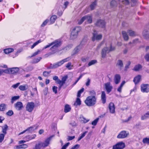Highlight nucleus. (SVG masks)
Segmentation results:
<instances>
[{"mask_svg": "<svg viewBox=\"0 0 149 149\" xmlns=\"http://www.w3.org/2000/svg\"><path fill=\"white\" fill-rule=\"evenodd\" d=\"M61 44V42L60 40H56L46 45L43 48V49H45L53 45L50 49V50L51 52L49 53V54H54L57 51V48L60 46Z\"/></svg>", "mask_w": 149, "mask_h": 149, "instance_id": "nucleus-1", "label": "nucleus"}, {"mask_svg": "<svg viewBox=\"0 0 149 149\" xmlns=\"http://www.w3.org/2000/svg\"><path fill=\"white\" fill-rule=\"evenodd\" d=\"M96 97L89 96L87 97L85 102L88 106H93L96 103Z\"/></svg>", "mask_w": 149, "mask_h": 149, "instance_id": "nucleus-2", "label": "nucleus"}, {"mask_svg": "<svg viewBox=\"0 0 149 149\" xmlns=\"http://www.w3.org/2000/svg\"><path fill=\"white\" fill-rule=\"evenodd\" d=\"M81 30V28L80 27H76L74 28L72 31L70 38L72 40H74L78 36V33Z\"/></svg>", "mask_w": 149, "mask_h": 149, "instance_id": "nucleus-3", "label": "nucleus"}, {"mask_svg": "<svg viewBox=\"0 0 149 149\" xmlns=\"http://www.w3.org/2000/svg\"><path fill=\"white\" fill-rule=\"evenodd\" d=\"M85 20H86L88 23H91L92 22V15H88L82 17L78 21V23L81 24Z\"/></svg>", "mask_w": 149, "mask_h": 149, "instance_id": "nucleus-4", "label": "nucleus"}, {"mask_svg": "<svg viewBox=\"0 0 149 149\" xmlns=\"http://www.w3.org/2000/svg\"><path fill=\"white\" fill-rule=\"evenodd\" d=\"M115 49L114 47H112L111 45L110 48L106 47L103 48L102 51V58H104L106 56L107 53L114 50Z\"/></svg>", "mask_w": 149, "mask_h": 149, "instance_id": "nucleus-5", "label": "nucleus"}, {"mask_svg": "<svg viewBox=\"0 0 149 149\" xmlns=\"http://www.w3.org/2000/svg\"><path fill=\"white\" fill-rule=\"evenodd\" d=\"M102 38V35L101 34H98L97 32L95 30L93 31V37L92 40L94 41L95 40H99L101 39Z\"/></svg>", "mask_w": 149, "mask_h": 149, "instance_id": "nucleus-6", "label": "nucleus"}, {"mask_svg": "<svg viewBox=\"0 0 149 149\" xmlns=\"http://www.w3.org/2000/svg\"><path fill=\"white\" fill-rule=\"evenodd\" d=\"M35 106V104L33 102H28L26 105V110L29 112H31L33 110Z\"/></svg>", "mask_w": 149, "mask_h": 149, "instance_id": "nucleus-7", "label": "nucleus"}, {"mask_svg": "<svg viewBox=\"0 0 149 149\" xmlns=\"http://www.w3.org/2000/svg\"><path fill=\"white\" fill-rule=\"evenodd\" d=\"M129 135L128 132L125 131H121L117 136L118 139H123L127 137Z\"/></svg>", "mask_w": 149, "mask_h": 149, "instance_id": "nucleus-8", "label": "nucleus"}, {"mask_svg": "<svg viewBox=\"0 0 149 149\" xmlns=\"http://www.w3.org/2000/svg\"><path fill=\"white\" fill-rule=\"evenodd\" d=\"M125 146V144L122 142H119L113 147V149H123Z\"/></svg>", "mask_w": 149, "mask_h": 149, "instance_id": "nucleus-9", "label": "nucleus"}, {"mask_svg": "<svg viewBox=\"0 0 149 149\" xmlns=\"http://www.w3.org/2000/svg\"><path fill=\"white\" fill-rule=\"evenodd\" d=\"M14 107L16 110L17 111L21 110L23 108L22 103L21 102H17L14 104Z\"/></svg>", "mask_w": 149, "mask_h": 149, "instance_id": "nucleus-10", "label": "nucleus"}, {"mask_svg": "<svg viewBox=\"0 0 149 149\" xmlns=\"http://www.w3.org/2000/svg\"><path fill=\"white\" fill-rule=\"evenodd\" d=\"M52 137V136H50L46 139L44 142H40V145L41 146L45 148L48 146Z\"/></svg>", "mask_w": 149, "mask_h": 149, "instance_id": "nucleus-11", "label": "nucleus"}, {"mask_svg": "<svg viewBox=\"0 0 149 149\" xmlns=\"http://www.w3.org/2000/svg\"><path fill=\"white\" fill-rule=\"evenodd\" d=\"M141 91L143 92L148 93L149 92V85L143 84L141 85Z\"/></svg>", "mask_w": 149, "mask_h": 149, "instance_id": "nucleus-12", "label": "nucleus"}, {"mask_svg": "<svg viewBox=\"0 0 149 149\" xmlns=\"http://www.w3.org/2000/svg\"><path fill=\"white\" fill-rule=\"evenodd\" d=\"M105 87L108 93L111 92L113 88L112 86L111 85L110 82H107L105 84Z\"/></svg>", "mask_w": 149, "mask_h": 149, "instance_id": "nucleus-13", "label": "nucleus"}, {"mask_svg": "<svg viewBox=\"0 0 149 149\" xmlns=\"http://www.w3.org/2000/svg\"><path fill=\"white\" fill-rule=\"evenodd\" d=\"M105 23L104 21L102 20H98L96 23V25L100 27L103 28L105 26Z\"/></svg>", "mask_w": 149, "mask_h": 149, "instance_id": "nucleus-14", "label": "nucleus"}, {"mask_svg": "<svg viewBox=\"0 0 149 149\" xmlns=\"http://www.w3.org/2000/svg\"><path fill=\"white\" fill-rule=\"evenodd\" d=\"M109 108L110 112L111 113H113L115 112V107L114 104L112 102L109 103Z\"/></svg>", "mask_w": 149, "mask_h": 149, "instance_id": "nucleus-15", "label": "nucleus"}, {"mask_svg": "<svg viewBox=\"0 0 149 149\" xmlns=\"http://www.w3.org/2000/svg\"><path fill=\"white\" fill-rule=\"evenodd\" d=\"M36 137V135L35 134H32V135H29L26 136L24 139L26 140V141L33 139Z\"/></svg>", "mask_w": 149, "mask_h": 149, "instance_id": "nucleus-16", "label": "nucleus"}, {"mask_svg": "<svg viewBox=\"0 0 149 149\" xmlns=\"http://www.w3.org/2000/svg\"><path fill=\"white\" fill-rule=\"evenodd\" d=\"M143 35L146 39H148L149 38V29L144 30L143 33Z\"/></svg>", "mask_w": 149, "mask_h": 149, "instance_id": "nucleus-17", "label": "nucleus"}, {"mask_svg": "<svg viewBox=\"0 0 149 149\" xmlns=\"http://www.w3.org/2000/svg\"><path fill=\"white\" fill-rule=\"evenodd\" d=\"M68 78L67 75H65L62 78L61 80L60 79L58 80V83H61L63 84H64L65 83V81Z\"/></svg>", "mask_w": 149, "mask_h": 149, "instance_id": "nucleus-18", "label": "nucleus"}, {"mask_svg": "<svg viewBox=\"0 0 149 149\" xmlns=\"http://www.w3.org/2000/svg\"><path fill=\"white\" fill-rule=\"evenodd\" d=\"M120 77L118 74H116L115 75L114 80L115 84H118L120 82Z\"/></svg>", "mask_w": 149, "mask_h": 149, "instance_id": "nucleus-19", "label": "nucleus"}, {"mask_svg": "<svg viewBox=\"0 0 149 149\" xmlns=\"http://www.w3.org/2000/svg\"><path fill=\"white\" fill-rule=\"evenodd\" d=\"M101 100L102 103L104 104L106 102V98L105 92L102 91L101 95Z\"/></svg>", "mask_w": 149, "mask_h": 149, "instance_id": "nucleus-20", "label": "nucleus"}, {"mask_svg": "<svg viewBox=\"0 0 149 149\" xmlns=\"http://www.w3.org/2000/svg\"><path fill=\"white\" fill-rule=\"evenodd\" d=\"M19 71V68H10V74H14L17 73Z\"/></svg>", "mask_w": 149, "mask_h": 149, "instance_id": "nucleus-21", "label": "nucleus"}, {"mask_svg": "<svg viewBox=\"0 0 149 149\" xmlns=\"http://www.w3.org/2000/svg\"><path fill=\"white\" fill-rule=\"evenodd\" d=\"M81 45L77 46L74 49L73 51V54L72 55H74L77 54L81 49Z\"/></svg>", "mask_w": 149, "mask_h": 149, "instance_id": "nucleus-22", "label": "nucleus"}, {"mask_svg": "<svg viewBox=\"0 0 149 149\" xmlns=\"http://www.w3.org/2000/svg\"><path fill=\"white\" fill-rule=\"evenodd\" d=\"M71 59V58L70 57H68L61 61H58V64L59 65V66H60L63 64L65 62H66L70 60Z\"/></svg>", "mask_w": 149, "mask_h": 149, "instance_id": "nucleus-23", "label": "nucleus"}, {"mask_svg": "<svg viewBox=\"0 0 149 149\" xmlns=\"http://www.w3.org/2000/svg\"><path fill=\"white\" fill-rule=\"evenodd\" d=\"M141 77L139 75L135 77L133 81L135 83V84H136L140 81L141 79Z\"/></svg>", "mask_w": 149, "mask_h": 149, "instance_id": "nucleus-24", "label": "nucleus"}, {"mask_svg": "<svg viewBox=\"0 0 149 149\" xmlns=\"http://www.w3.org/2000/svg\"><path fill=\"white\" fill-rule=\"evenodd\" d=\"M7 105L6 104L2 103L0 104V111H4L7 108Z\"/></svg>", "mask_w": 149, "mask_h": 149, "instance_id": "nucleus-25", "label": "nucleus"}, {"mask_svg": "<svg viewBox=\"0 0 149 149\" xmlns=\"http://www.w3.org/2000/svg\"><path fill=\"white\" fill-rule=\"evenodd\" d=\"M116 66L121 69L123 67V61L120 60H118L116 63Z\"/></svg>", "mask_w": 149, "mask_h": 149, "instance_id": "nucleus-26", "label": "nucleus"}, {"mask_svg": "<svg viewBox=\"0 0 149 149\" xmlns=\"http://www.w3.org/2000/svg\"><path fill=\"white\" fill-rule=\"evenodd\" d=\"M122 34L124 40L125 41H127L129 39V36L125 31H123L122 32Z\"/></svg>", "mask_w": 149, "mask_h": 149, "instance_id": "nucleus-27", "label": "nucleus"}, {"mask_svg": "<svg viewBox=\"0 0 149 149\" xmlns=\"http://www.w3.org/2000/svg\"><path fill=\"white\" fill-rule=\"evenodd\" d=\"M8 128V126L7 125H5L4 126L2 127V132L3 133V134H4L5 135L6 134Z\"/></svg>", "mask_w": 149, "mask_h": 149, "instance_id": "nucleus-28", "label": "nucleus"}, {"mask_svg": "<svg viewBox=\"0 0 149 149\" xmlns=\"http://www.w3.org/2000/svg\"><path fill=\"white\" fill-rule=\"evenodd\" d=\"M38 127L35 125L29 127L26 130V131H29L30 132H32L34 130L37 129Z\"/></svg>", "mask_w": 149, "mask_h": 149, "instance_id": "nucleus-29", "label": "nucleus"}, {"mask_svg": "<svg viewBox=\"0 0 149 149\" xmlns=\"http://www.w3.org/2000/svg\"><path fill=\"white\" fill-rule=\"evenodd\" d=\"M142 68V66L140 64H138L136 65L134 68L133 69V70L135 71H138L141 69Z\"/></svg>", "mask_w": 149, "mask_h": 149, "instance_id": "nucleus-30", "label": "nucleus"}, {"mask_svg": "<svg viewBox=\"0 0 149 149\" xmlns=\"http://www.w3.org/2000/svg\"><path fill=\"white\" fill-rule=\"evenodd\" d=\"M14 49L12 48H9L5 49L4 50V52L6 54H8L13 52Z\"/></svg>", "mask_w": 149, "mask_h": 149, "instance_id": "nucleus-31", "label": "nucleus"}, {"mask_svg": "<svg viewBox=\"0 0 149 149\" xmlns=\"http://www.w3.org/2000/svg\"><path fill=\"white\" fill-rule=\"evenodd\" d=\"M57 17L56 15H52L50 19V22L51 24L54 23Z\"/></svg>", "mask_w": 149, "mask_h": 149, "instance_id": "nucleus-32", "label": "nucleus"}, {"mask_svg": "<svg viewBox=\"0 0 149 149\" xmlns=\"http://www.w3.org/2000/svg\"><path fill=\"white\" fill-rule=\"evenodd\" d=\"M65 67L69 70H71L73 68V65H72L71 62H69L66 64Z\"/></svg>", "mask_w": 149, "mask_h": 149, "instance_id": "nucleus-33", "label": "nucleus"}, {"mask_svg": "<svg viewBox=\"0 0 149 149\" xmlns=\"http://www.w3.org/2000/svg\"><path fill=\"white\" fill-rule=\"evenodd\" d=\"M71 108L70 106L66 104L64 108V112L65 113H67L70 111Z\"/></svg>", "mask_w": 149, "mask_h": 149, "instance_id": "nucleus-34", "label": "nucleus"}, {"mask_svg": "<svg viewBox=\"0 0 149 149\" xmlns=\"http://www.w3.org/2000/svg\"><path fill=\"white\" fill-rule=\"evenodd\" d=\"M96 4L97 1H95L91 4L90 6V7L91 10L94 9L96 6Z\"/></svg>", "mask_w": 149, "mask_h": 149, "instance_id": "nucleus-35", "label": "nucleus"}, {"mask_svg": "<svg viewBox=\"0 0 149 149\" xmlns=\"http://www.w3.org/2000/svg\"><path fill=\"white\" fill-rule=\"evenodd\" d=\"M19 98V96H15L12 97L11 99V102L12 104H13L14 102L16 101Z\"/></svg>", "mask_w": 149, "mask_h": 149, "instance_id": "nucleus-36", "label": "nucleus"}, {"mask_svg": "<svg viewBox=\"0 0 149 149\" xmlns=\"http://www.w3.org/2000/svg\"><path fill=\"white\" fill-rule=\"evenodd\" d=\"M42 42V40H39L35 42L31 47V48L33 49V48L36 46L39 43L41 42Z\"/></svg>", "mask_w": 149, "mask_h": 149, "instance_id": "nucleus-37", "label": "nucleus"}, {"mask_svg": "<svg viewBox=\"0 0 149 149\" xmlns=\"http://www.w3.org/2000/svg\"><path fill=\"white\" fill-rule=\"evenodd\" d=\"M127 33L130 36H133L136 35V34L135 32L132 30H129L127 31Z\"/></svg>", "mask_w": 149, "mask_h": 149, "instance_id": "nucleus-38", "label": "nucleus"}, {"mask_svg": "<svg viewBox=\"0 0 149 149\" xmlns=\"http://www.w3.org/2000/svg\"><path fill=\"white\" fill-rule=\"evenodd\" d=\"M148 118H149V117L146 113L142 115L141 117V119L142 120L146 119Z\"/></svg>", "mask_w": 149, "mask_h": 149, "instance_id": "nucleus-39", "label": "nucleus"}, {"mask_svg": "<svg viewBox=\"0 0 149 149\" xmlns=\"http://www.w3.org/2000/svg\"><path fill=\"white\" fill-rule=\"evenodd\" d=\"M120 2L125 5H127L129 3L128 0H118Z\"/></svg>", "mask_w": 149, "mask_h": 149, "instance_id": "nucleus-40", "label": "nucleus"}, {"mask_svg": "<svg viewBox=\"0 0 149 149\" xmlns=\"http://www.w3.org/2000/svg\"><path fill=\"white\" fill-rule=\"evenodd\" d=\"M97 61L96 60H93L90 61L88 63V66H90L92 65L95 64L97 63Z\"/></svg>", "mask_w": 149, "mask_h": 149, "instance_id": "nucleus-41", "label": "nucleus"}, {"mask_svg": "<svg viewBox=\"0 0 149 149\" xmlns=\"http://www.w3.org/2000/svg\"><path fill=\"white\" fill-rule=\"evenodd\" d=\"M90 95H91V96L92 97H96V93L95 92L94 90L91 91H89Z\"/></svg>", "mask_w": 149, "mask_h": 149, "instance_id": "nucleus-42", "label": "nucleus"}, {"mask_svg": "<svg viewBox=\"0 0 149 149\" xmlns=\"http://www.w3.org/2000/svg\"><path fill=\"white\" fill-rule=\"evenodd\" d=\"M28 147L27 145L26 144H23L22 145H20L18 146H17V148H27Z\"/></svg>", "mask_w": 149, "mask_h": 149, "instance_id": "nucleus-43", "label": "nucleus"}, {"mask_svg": "<svg viewBox=\"0 0 149 149\" xmlns=\"http://www.w3.org/2000/svg\"><path fill=\"white\" fill-rule=\"evenodd\" d=\"M84 90V88H82L78 91L77 95V96L78 97H80L81 94L83 92Z\"/></svg>", "mask_w": 149, "mask_h": 149, "instance_id": "nucleus-44", "label": "nucleus"}, {"mask_svg": "<svg viewBox=\"0 0 149 149\" xmlns=\"http://www.w3.org/2000/svg\"><path fill=\"white\" fill-rule=\"evenodd\" d=\"M143 142L144 143L149 144V138H146L143 139Z\"/></svg>", "mask_w": 149, "mask_h": 149, "instance_id": "nucleus-45", "label": "nucleus"}, {"mask_svg": "<svg viewBox=\"0 0 149 149\" xmlns=\"http://www.w3.org/2000/svg\"><path fill=\"white\" fill-rule=\"evenodd\" d=\"M13 112L12 110H10L6 113V114L9 116H11L13 114Z\"/></svg>", "mask_w": 149, "mask_h": 149, "instance_id": "nucleus-46", "label": "nucleus"}, {"mask_svg": "<svg viewBox=\"0 0 149 149\" xmlns=\"http://www.w3.org/2000/svg\"><path fill=\"white\" fill-rule=\"evenodd\" d=\"M5 136L4 134H0V143H1L3 140Z\"/></svg>", "mask_w": 149, "mask_h": 149, "instance_id": "nucleus-47", "label": "nucleus"}, {"mask_svg": "<svg viewBox=\"0 0 149 149\" xmlns=\"http://www.w3.org/2000/svg\"><path fill=\"white\" fill-rule=\"evenodd\" d=\"M41 51L40 50H38L36 52L33 53L32 55L31 56V57H33L34 56L38 54L41 52Z\"/></svg>", "mask_w": 149, "mask_h": 149, "instance_id": "nucleus-48", "label": "nucleus"}, {"mask_svg": "<svg viewBox=\"0 0 149 149\" xmlns=\"http://www.w3.org/2000/svg\"><path fill=\"white\" fill-rule=\"evenodd\" d=\"M50 72L51 71L47 72L45 71L43 72V75L45 77H47L49 76V75Z\"/></svg>", "mask_w": 149, "mask_h": 149, "instance_id": "nucleus-49", "label": "nucleus"}, {"mask_svg": "<svg viewBox=\"0 0 149 149\" xmlns=\"http://www.w3.org/2000/svg\"><path fill=\"white\" fill-rule=\"evenodd\" d=\"M41 57H38L37 58L34 59L33 60V62L34 63H36L39 62L41 59Z\"/></svg>", "mask_w": 149, "mask_h": 149, "instance_id": "nucleus-50", "label": "nucleus"}, {"mask_svg": "<svg viewBox=\"0 0 149 149\" xmlns=\"http://www.w3.org/2000/svg\"><path fill=\"white\" fill-rule=\"evenodd\" d=\"M81 101L79 98H77L75 103L74 104V105H79L81 104Z\"/></svg>", "mask_w": 149, "mask_h": 149, "instance_id": "nucleus-51", "label": "nucleus"}, {"mask_svg": "<svg viewBox=\"0 0 149 149\" xmlns=\"http://www.w3.org/2000/svg\"><path fill=\"white\" fill-rule=\"evenodd\" d=\"M99 120V118H97L95 119L91 123V124L93 125H97V123Z\"/></svg>", "mask_w": 149, "mask_h": 149, "instance_id": "nucleus-52", "label": "nucleus"}, {"mask_svg": "<svg viewBox=\"0 0 149 149\" xmlns=\"http://www.w3.org/2000/svg\"><path fill=\"white\" fill-rule=\"evenodd\" d=\"M60 66L58 62L54 63L51 66V67L52 68H55L58 67Z\"/></svg>", "mask_w": 149, "mask_h": 149, "instance_id": "nucleus-53", "label": "nucleus"}, {"mask_svg": "<svg viewBox=\"0 0 149 149\" xmlns=\"http://www.w3.org/2000/svg\"><path fill=\"white\" fill-rule=\"evenodd\" d=\"M42 147L40 145V143L38 144H36L34 149H40Z\"/></svg>", "mask_w": 149, "mask_h": 149, "instance_id": "nucleus-54", "label": "nucleus"}, {"mask_svg": "<svg viewBox=\"0 0 149 149\" xmlns=\"http://www.w3.org/2000/svg\"><path fill=\"white\" fill-rule=\"evenodd\" d=\"M49 22V20L48 19H46L42 23L41 25V26L42 27H44L46 25L48 22Z\"/></svg>", "mask_w": 149, "mask_h": 149, "instance_id": "nucleus-55", "label": "nucleus"}, {"mask_svg": "<svg viewBox=\"0 0 149 149\" xmlns=\"http://www.w3.org/2000/svg\"><path fill=\"white\" fill-rule=\"evenodd\" d=\"M19 89L21 91H24L26 90L27 88H26V86H24L21 85L19 87Z\"/></svg>", "mask_w": 149, "mask_h": 149, "instance_id": "nucleus-56", "label": "nucleus"}, {"mask_svg": "<svg viewBox=\"0 0 149 149\" xmlns=\"http://www.w3.org/2000/svg\"><path fill=\"white\" fill-rule=\"evenodd\" d=\"M57 87L55 86H53L52 87L53 91L55 94H56L57 93Z\"/></svg>", "mask_w": 149, "mask_h": 149, "instance_id": "nucleus-57", "label": "nucleus"}, {"mask_svg": "<svg viewBox=\"0 0 149 149\" xmlns=\"http://www.w3.org/2000/svg\"><path fill=\"white\" fill-rule=\"evenodd\" d=\"M111 6L112 7L115 6L116 5V2L115 0H112L111 2Z\"/></svg>", "mask_w": 149, "mask_h": 149, "instance_id": "nucleus-58", "label": "nucleus"}, {"mask_svg": "<svg viewBox=\"0 0 149 149\" xmlns=\"http://www.w3.org/2000/svg\"><path fill=\"white\" fill-rule=\"evenodd\" d=\"M80 118L81 119V121H83V123H87L89 121V120L86 119L83 117H81Z\"/></svg>", "mask_w": 149, "mask_h": 149, "instance_id": "nucleus-59", "label": "nucleus"}, {"mask_svg": "<svg viewBox=\"0 0 149 149\" xmlns=\"http://www.w3.org/2000/svg\"><path fill=\"white\" fill-rule=\"evenodd\" d=\"M144 57L147 61H149V53L146 54L145 56Z\"/></svg>", "mask_w": 149, "mask_h": 149, "instance_id": "nucleus-60", "label": "nucleus"}, {"mask_svg": "<svg viewBox=\"0 0 149 149\" xmlns=\"http://www.w3.org/2000/svg\"><path fill=\"white\" fill-rule=\"evenodd\" d=\"M138 42V39H135L132 42H129V44H135L137 43Z\"/></svg>", "mask_w": 149, "mask_h": 149, "instance_id": "nucleus-61", "label": "nucleus"}, {"mask_svg": "<svg viewBox=\"0 0 149 149\" xmlns=\"http://www.w3.org/2000/svg\"><path fill=\"white\" fill-rule=\"evenodd\" d=\"M10 68L5 70H3V73H4L6 74H10Z\"/></svg>", "mask_w": 149, "mask_h": 149, "instance_id": "nucleus-62", "label": "nucleus"}, {"mask_svg": "<svg viewBox=\"0 0 149 149\" xmlns=\"http://www.w3.org/2000/svg\"><path fill=\"white\" fill-rule=\"evenodd\" d=\"M80 145L79 144H76L72 147L70 149H78Z\"/></svg>", "mask_w": 149, "mask_h": 149, "instance_id": "nucleus-63", "label": "nucleus"}, {"mask_svg": "<svg viewBox=\"0 0 149 149\" xmlns=\"http://www.w3.org/2000/svg\"><path fill=\"white\" fill-rule=\"evenodd\" d=\"M69 143H67L64 145L62 148L61 149H66L69 144Z\"/></svg>", "mask_w": 149, "mask_h": 149, "instance_id": "nucleus-64", "label": "nucleus"}]
</instances>
